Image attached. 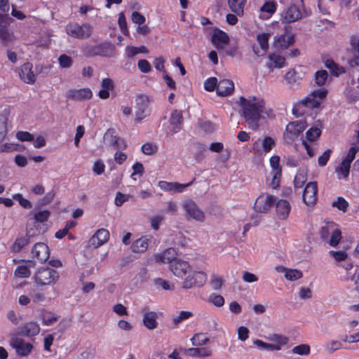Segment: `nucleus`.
Segmentation results:
<instances>
[{
  "label": "nucleus",
  "instance_id": "680f3d73",
  "mask_svg": "<svg viewBox=\"0 0 359 359\" xmlns=\"http://www.w3.org/2000/svg\"><path fill=\"white\" fill-rule=\"evenodd\" d=\"M331 153H332L331 149H328L325 150L323 152V154L318 157V163L319 166L323 167L327 165V163L330 158Z\"/></svg>",
  "mask_w": 359,
  "mask_h": 359
},
{
  "label": "nucleus",
  "instance_id": "412c9836",
  "mask_svg": "<svg viewBox=\"0 0 359 359\" xmlns=\"http://www.w3.org/2000/svg\"><path fill=\"white\" fill-rule=\"evenodd\" d=\"M266 66L270 72L274 69H280L285 66V58L276 53H270L268 55V60Z\"/></svg>",
  "mask_w": 359,
  "mask_h": 359
},
{
  "label": "nucleus",
  "instance_id": "5fc2aeb1",
  "mask_svg": "<svg viewBox=\"0 0 359 359\" xmlns=\"http://www.w3.org/2000/svg\"><path fill=\"white\" fill-rule=\"evenodd\" d=\"M58 62L62 68H69L72 65L73 60L70 56L62 54L59 57Z\"/></svg>",
  "mask_w": 359,
  "mask_h": 359
},
{
  "label": "nucleus",
  "instance_id": "c85d7f7f",
  "mask_svg": "<svg viewBox=\"0 0 359 359\" xmlns=\"http://www.w3.org/2000/svg\"><path fill=\"white\" fill-rule=\"evenodd\" d=\"M158 314L155 311H147L143 314L142 323L148 330H154L158 327Z\"/></svg>",
  "mask_w": 359,
  "mask_h": 359
},
{
  "label": "nucleus",
  "instance_id": "13d9d810",
  "mask_svg": "<svg viewBox=\"0 0 359 359\" xmlns=\"http://www.w3.org/2000/svg\"><path fill=\"white\" fill-rule=\"evenodd\" d=\"M341 239V233L339 229L332 231L329 243L331 246H337Z\"/></svg>",
  "mask_w": 359,
  "mask_h": 359
},
{
  "label": "nucleus",
  "instance_id": "0eeeda50",
  "mask_svg": "<svg viewBox=\"0 0 359 359\" xmlns=\"http://www.w3.org/2000/svg\"><path fill=\"white\" fill-rule=\"evenodd\" d=\"M276 198L268 193L261 194L255 200L253 208L259 213H267L275 205Z\"/></svg>",
  "mask_w": 359,
  "mask_h": 359
},
{
  "label": "nucleus",
  "instance_id": "39448f33",
  "mask_svg": "<svg viewBox=\"0 0 359 359\" xmlns=\"http://www.w3.org/2000/svg\"><path fill=\"white\" fill-rule=\"evenodd\" d=\"M67 34L77 39H89L93 34V27L89 23L79 25L75 22H69L65 27Z\"/></svg>",
  "mask_w": 359,
  "mask_h": 359
},
{
  "label": "nucleus",
  "instance_id": "423d86ee",
  "mask_svg": "<svg viewBox=\"0 0 359 359\" xmlns=\"http://www.w3.org/2000/svg\"><path fill=\"white\" fill-rule=\"evenodd\" d=\"M151 113L149 99L146 95H139L136 98L135 121L139 123Z\"/></svg>",
  "mask_w": 359,
  "mask_h": 359
},
{
  "label": "nucleus",
  "instance_id": "473e14b6",
  "mask_svg": "<svg viewBox=\"0 0 359 359\" xmlns=\"http://www.w3.org/2000/svg\"><path fill=\"white\" fill-rule=\"evenodd\" d=\"M212 350L208 347L189 348L185 350V353L191 357H208L212 355Z\"/></svg>",
  "mask_w": 359,
  "mask_h": 359
},
{
  "label": "nucleus",
  "instance_id": "9d476101",
  "mask_svg": "<svg viewBox=\"0 0 359 359\" xmlns=\"http://www.w3.org/2000/svg\"><path fill=\"white\" fill-rule=\"evenodd\" d=\"M31 254L34 262L41 264L48 259L50 249L47 244L37 243L33 246Z\"/></svg>",
  "mask_w": 359,
  "mask_h": 359
},
{
  "label": "nucleus",
  "instance_id": "1a4fd4ad",
  "mask_svg": "<svg viewBox=\"0 0 359 359\" xmlns=\"http://www.w3.org/2000/svg\"><path fill=\"white\" fill-rule=\"evenodd\" d=\"M308 126L306 121H290L285 128L284 138L288 141H293L297 138Z\"/></svg>",
  "mask_w": 359,
  "mask_h": 359
},
{
  "label": "nucleus",
  "instance_id": "37998d69",
  "mask_svg": "<svg viewBox=\"0 0 359 359\" xmlns=\"http://www.w3.org/2000/svg\"><path fill=\"white\" fill-rule=\"evenodd\" d=\"M193 316L191 311H182L179 314L172 318V323L175 326H177L182 321L189 319Z\"/></svg>",
  "mask_w": 359,
  "mask_h": 359
},
{
  "label": "nucleus",
  "instance_id": "a211bd4d",
  "mask_svg": "<svg viewBox=\"0 0 359 359\" xmlns=\"http://www.w3.org/2000/svg\"><path fill=\"white\" fill-rule=\"evenodd\" d=\"M283 22L291 23L302 18V13L296 5H291L287 8L282 15Z\"/></svg>",
  "mask_w": 359,
  "mask_h": 359
},
{
  "label": "nucleus",
  "instance_id": "5701e85b",
  "mask_svg": "<svg viewBox=\"0 0 359 359\" xmlns=\"http://www.w3.org/2000/svg\"><path fill=\"white\" fill-rule=\"evenodd\" d=\"M177 252L175 248H169L163 252L155 255V260L157 262H162L164 264H170V265L175 261L178 259L176 258Z\"/></svg>",
  "mask_w": 359,
  "mask_h": 359
},
{
  "label": "nucleus",
  "instance_id": "b1692460",
  "mask_svg": "<svg viewBox=\"0 0 359 359\" xmlns=\"http://www.w3.org/2000/svg\"><path fill=\"white\" fill-rule=\"evenodd\" d=\"M234 90V83L229 79H222L218 82L217 94L219 96L224 97L232 94Z\"/></svg>",
  "mask_w": 359,
  "mask_h": 359
},
{
  "label": "nucleus",
  "instance_id": "4468645a",
  "mask_svg": "<svg viewBox=\"0 0 359 359\" xmlns=\"http://www.w3.org/2000/svg\"><path fill=\"white\" fill-rule=\"evenodd\" d=\"M270 36L269 33H262L257 35V41L259 46L255 44L252 46L253 52L257 56H264L268 51Z\"/></svg>",
  "mask_w": 359,
  "mask_h": 359
},
{
  "label": "nucleus",
  "instance_id": "6e6d98bb",
  "mask_svg": "<svg viewBox=\"0 0 359 359\" xmlns=\"http://www.w3.org/2000/svg\"><path fill=\"white\" fill-rule=\"evenodd\" d=\"M13 198L24 208L29 209L32 207V203L29 200L23 198L21 194H15L13 196Z\"/></svg>",
  "mask_w": 359,
  "mask_h": 359
},
{
  "label": "nucleus",
  "instance_id": "a18cd8bd",
  "mask_svg": "<svg viewBox=\"0 0 359 359\" xmlns=\"http://www.w3.org/2000/svg\"><path fill=\"white\" fill-rule=\"evenodd\" d=\"M118 24L122 34L125 36H129L126 16L123 12L118 13Z\"/></svg>",
  "mask_w": 359,
  "mask_h": 359
},
{
  "label": "nucleus",
  "instance_id": "7c9ffc66",
  "mask_svg": "<svg viewBox=\"0 0 359 359\" xmlns=\"http://www.w3.org/2000/svg\"><path fill=\"white\" fill-rule=\"evenodd\" d=\"M248 0H227L231 11L239 17L244 15V9Z\"/></svg>",
  "mask_w": 359,
  "mask_h": 359
},
{
  "label": "nucleus",
  "instance_id": "f8f14e48",
  "mask_svg": "<svg viewBox=\"0 0 359 359\" xmlns=\"http://www.w3.org/2000/svg\"><path fill=\"white\" fill-rule=\"evenodd\" d=\"M318 185L316 182H311L306 184L304 189L302 198L304 203L312 206L317 201Z\"/></svg>",
  "mask_w": 359,
  "mask_h": 359
},
{
  "label": "nucleus",
  "instance_id": "6e6552de",
  "mask_svg": "<svg viewBox=\"0 0 359 359\" xmlns=\"http://www.w3.org/2000/svg\"><path fill=\"white\" fill-rule=\"evenodd\" d=\"M112 46L109 43H101L95 46H86L83 53L86 57L102 56L109 57L112 53Z\"/></svg>",
  "mask_w": 359,
  "mask_h": 359
},
{
  "label": "nucleus",
  "instance_id": "774afa93",
  "mask_svg": "<svg viewBox=\"0 0 359 359\" xmlns=\"http://www.w3.org/2000/svg\"><path fill=\"white\" fill-rule=\"evenodd\" d=\"M330 254L334 257V259L337 262H341L345 260L348 255L344 250H339V251H330Z\"/></svg>",
  "mask_w": 359,
  "mask_h": 359
},
{
  "label": "nucleus",
  "instance_id": "f03ea898",
  "mask_svg": "<svg viewBox=\"0 0 359 359\" xmlns=\"http://www.w3.org/2000/svg\"><path fill=\"white\" fill-rule=\"evenodd\" d=\"M327 95L325 89L313 90L304 99L293 104L292 113L296 117L311 116L314 118L321 109V104Z\"/></svg>",
  "mask_w": 359,
  "mask_h": 359
},
{
  "label": "nucleus",
  "instance_id": "c9c22d12",
  "mask_svg": "<svg viewBox=\"0 0 359 359\" xmlns=\"http://www.w3.org/2000/svg\"><path fill=\"white\" fill-rule=\"evenodd\" d=\"M41 317L43 325L49 326L55 323L58 317L54 313L46 309H43L41 313Z\"/></svg>",
  "mask_w": 359,
  "mask_h": 359
},
{
  "label": "nucleus",
  "instance_id": "e433bc0d",
  "mask_svg": "<svg viewBox=\"0 0 359 359\" xmlns=\"http://www.w3.org/2000/svg\"><path fill=\"white\" fill-rule=\"evenodd\" d=\"M325 67L329 69L334 76H339L345 73V68L339 67L333 60L329 59L325 62Z\"/></svg>",
  "mask_w": 359,
  "mask_h": 359
},
{
  "label": "nucleus",
  "instance_id": "3c124183",
  "mask_svg": "<svg viewBox=\"0 0 359 359\" xmlns=\"http://www.w3.org/2000/svg\"><path fill=\"white\" fill-rule=\"evenodd\" d=\"M333 207L345 212L348 207V203L342 197H338L337 201L332 203Z\"/></svg>",
  "mask_w": 359,
  "mask_h": 359
},
{
  "label": "nucleus",
  "instance_id": "f704fd0d",
  "mask_svg": "<svg viewBox=\"0 0 359 359\" xmlns=\"http://www.w3.org/2000/svg\"><path fill=\"white\" fill-rule=\"evenodd\" d=\"M182 120L183 116L180 111L175 110L172 111L170 118V123L171 125L174 126L173 132L175 133L180 131Z\"/></svg>",
  "mask_w": 359,
  "mask_h": 359
},
{
  "label": "nucleus",
  "instance_id": "4be33fe9",
  "mask_svg": "<svg viewBox=\"0 0 359 359\" xmlns=\"http://www.w3.org/2000/svg\"><path fill=\"white\" fill-rule=\"evenodd\" d=\"M109 232L106 229H100L90 238V242L95 248H99L109 241Z\"/></svg>",
  "mask_w": 359,
  "mask_h": 359
},
{
  "label": "nucleus",
  "instance_id": "bf43d9fd",
  "mask_svg": "<svg viewBox=\"0 0 359 359\" xmlns=\"http://www.w3.org/2000/svg\"><path fill=\"white\" fill-rule=\"evenodd\" d=\"M131 20L133 23L142 25L145 23V17L137 11H133L131 14Z\"/></svg>",
  "mask_w": 359,
  "mask_h": 359
},
{
  "label": "nucleus",
  "instance_id": "0e129e2a",
  "mask_svg": "<svg viewBox=\"0 0 359 359\" xmlns=\"http://www.w3.org/2000/svg\"><path fill=\"white\" fill-rule=\"evenodd\" d=\"M359 151V148L357 147H351L347 155L343 159V161L348 162L351 164L352 161L355 159L356 154Z\"/></svg>",
  "mask_w": 359,
  "mask_h": 359
},
{
  "label": "nucleus",
  "instance_id": "c756f323",
  "mask_svg": "<svg viewBox=\"0 0 359 359\" xmlns=\"http://www.w3.org/2000/svg\"><path fill=\"white\" fill-rule=\"evenodd\" d=\"M40 332L39 325L35 322L25 323L20 328L19 334L25 337H34Z\"/></svg>",
  "mask_w": 359,
  "mask_h": 359
},
{
  "label": "nucleus",
  "instance_id": "6ab92c4d",
  "mask_svg": "<svg viewBox=\"0 0 359 359\" xmlns=\"http://www.w3.org/2000/svg\"><path fill=\"white\" fill-rule=\"evenodd\" d=\"M195 181L194 178L191 182L187 184H180L178 182H168L166 181H159L158 187L161 189L165 191H175L176 192H182L185 187H187L193 184Z\"/></svg>",
  "mask_w": 359,
  "mask_h": 359
},
{
  "label": "nucleus",
  "instance_id": "c03bdc74",
  "mask_svg": "<svg viewBox=\"0 0 359 359\" xmlns=\"http://www.w3.org/2000/svg\"><path fill=\"white\" fill-rule=\"evenodd\" d=\"M328 77V74L326 70L322 69L318 70L315 74V81L316 83L322 86L325 84Z\"/></svg>",
  "mask_w": 359,
  "mask_h": 359
},
{
  "label": "nucleus",
  "instance_id": "aec40b11",
  "mask_svg": "<svg viewBox=\"0 0 359 359\" xmlns=\"http://www.w3.org/2000/svg\"><path fill=\"white\" fill-rule=\"evenodd\" d=\"M8 20L5 15L0 14V40L4 44L13 40V35L8 31Z\"/></svg>",
  "mask_w": 359,
  "mask_h": 359
},
{
  "label": "nucleus",
  "instance_id": "e2e57ef3",
  "mask_svg": "<svg viewBox=\"0 0 359 359\" xmlns=\"http://www.w3.org/2000/svg\"><path fill=\"white\" fill-rule=\"evenodd\" d=\"M137 67L142 73H149L151 70L150 63L145 59H141L137 62Z\"/></svg>",
  "mask_w": 359,
  "mask_h": 359
},
{
  "label": "nucleus",
  "instance_id": "864d4df0",
  "mask_svg": "<svg viewBox=\"0 0 359 359\" xmlns=\"http://www.w3.org/2000/svg\"><path fill=\"white\" fill-rule=\"evenodd\" d=\"M116 132L114 130V129L113 128H109L107 130V132L105 133V137L107 138L108 136H111V144L113 147H114L115 148H119V145H118V141L120 140V138L118 135H115Z\"/></svg>",
  "mask_w": 359,
  "mask_h": 359
},
{
  "label": "nucleus",
  "instance_id": "8fccbe9b",
  "mask_svg": "<svg viewBox=\"0 0 359 359\" xmlns=\"http://www.w3.org/2000/svg\"><path fill=\"white\" fill-rule=\"evenodd\" d=\"M277 8V4L274 1H266L261 7V11L269 13L270 15H273Z\"/></svg>",
  "mask_w": 359,
  "mask_h": 359
},
{
  "label": "nucleus",
  "instance_id": "f3484780",
  "mask_svg": "<svg viewBox=\"0 0 359 359\" xmlns=\"http://www.w3.org/2000/svg\"><path fill=\"white\" fill-rule=\"evenodd\" d=\"M184 208L187 213L191 218L203 222L204 220L205 216L203 212L200 210L195 202L193 201H187L184 204Z\"/></svg>",
  "mask_w": 359,
  "mask_h": 359
},
{
  "label": "nucleus",
  "instance_id": "dca6fc26",
  "mask_svg": "<svg viewBox=\"0 0 359 359\" xmlns=\"http://www.w3.org/2000/svg\"><path fill=\"white\" fill-rule=\"evenodd\" d=\"M93 97L92 90L88 88L70 89L67 93V97L76 101L90 100Z\"/></svg>",
  "mask_w": 359,
  "mask_h": 359
},
{
  "label": "nucleus",
  "instance_id": "09e8293b",
  "mask_svg": "<svg viewBox=\"0 0 359 359\" xmlns=\"http://www.w3.org/2000/svg\"><path fill=\"white\" fill-rule=\"evenodd\" d=\"M275 146L274 140L269 136H266L262 140L263 151L265 154L269 153Z\"/></svg>",
  "mask_w": 359,
  "mask_h": 359
},
{
  "label": "nucleus",
  "instance_id": "393cba45",
  "mask_svg": "<svg viewBox=\"0 0 359 359\" xmlns=\"http://www.w3.org/2000/svg\"><path fill=\"white\" fill-rule=\"evenodd\" d=\"M284 79L287 83V85L290 88L294 89L300 85L301 81L303 79V76H301L300 74H299L295 69H292L286 73Z\"/></svg>",
  "mask_w": 359,
  "mask_h": 359
},
{
  "label": "nucleus",
  "instance_id": "20e7f679",
  "mask_svg": "<svg viewBox=\"0 0 359 359\" xmlns=\"http://www.w3.org/2000/svg\"><path fill=\"white\" fill-rule=\"evenodd\" d=\"M60 278L59 272L50 267H40L34 274L33 279L40 286H52L57 283Z\"/></svg>",
  "mask_w": 359,
  "mask_h": 359
},
{
  "label": "nucleus",
  "instance_id": "72a5a7b5",
  "mask_svg": "<svg viewBox=\"0 0 359 359\" xmlns=\"http://www.w3.org/2000/svg\"><path fill=\"white\" fill-rule=\"evenodd\" d=\"M149 239L146 237H141L136 241H135L132 245L131 250L134 252L142 253L144 252L149 245Z\"/></svg>",
  "mask_w": 359,
  "mask_h": 359
},
{
  "label": "nucleus",
  "instance_id": "2eb2a0df",
  "mask_svg": "<svg viewBox=\"0 0 359 359\" xmlns=\"http://www.w3.org/2000/svg\"><path fill=\"white\" fill-rule=\"evenodd\" d=\"M32 68V64L27 62L24 63L19 69V76L27 84H33L36 81V76Z\"/></svg>",
  "mask_w": 359,
  "mask_h": 359
},
{
  "label": "nucleus",
  "instance_id": "ddd939ff",
  "mask_svg": "<svg viewBox=\"0 0 359 359\" xmlns=\"http://www.w3.org/2000/svg\"><path fill=\"white\" fill-rule=\"evenodd\" d=\"M11 344L15 349L17 355L20 357L28 356L33 349V345L31 343L25 342L21 338L16 337L12 339Z\"/></svg>",
  "mask_w": 359,
  "mask_h": 359
},
{
  "label": "nucleus",
  "instance_id": "338daca9",
  "mask_svg": "<svg viewBox=\"0 0 359 359\" xmlns=\"http://www.w3.org/2000/svg\"><path fill=\"white\" fill-rule=\"evenodd\" d=\"M130 196L129 194H122L118 191L115 198V204L117 206H121L125 202L128 201Z\"/></svg>",
  "mask_w": 359,
  "mask_h": 359
},
{
  "label": "nucleus",
  "instance_id": "a19ab883",
  "mask_svg": "<svg viewBox=\"0 0 359 359\" xmlns=\"http://www.w3.org/2000/svg\"><path fill=\"white\" fill-rule=\"evenodd\" d=\"M302 272L297 269H287L285 273V278L290 281L299 280L302 278Z\"/></svg>",
  "mask_w": 359,
  "mask_h": 359
},
{
  "label": "nucleus",
  "instance_id": "ea45409f",
  "mask_svg": "<svg viewBox=\"0 0 359 359\" xmlns=\"http://www.w3.org/2000/svg\"><path fill=\"white\" fill-rule=\"evenodd\" d=\"M321 135V130L318 127H311L306 133V139L309 142H314Z\"/></svg>",
  "mask_w": 359,
  "mask_h": 359
},
{
  "label": "nucleus",
  "instance_id": "4d7b16f0",
  "mask_svg": "<svg viewBox=\"0 0 359 359\" xmlns=\"http://www.w3.org/2000/svg\"><path fill=\"white\" fill-rule=\"evenodd\" d=\"M142 151L146 155H152L158 151V147L155 144L145 143L142 146Z\"/></svg>",
  "mask_w": 359,
  "mask_h": 359
},
{
  "label": "nucleus",
  "instance_id": "4c0bfd02",
  "mask_svg": "<svg viewBox=\"0 0 359 359\" xmlns=\"http://www.w3.org/2000/svg\"><path fill=\"white\" fill-rule=\"evenodd\" d=\"M351 165V163L342 160L339 166L336 168V172L338 175L339 179H341V177L343 178H347L348 177Z\"/></svg>",
  "mask_w": 359,
  "mask_h": 359
},
{
  "label": "nucleus",
  "instance_id": "9b49d317",
  "mask_svg": "<svg viewBox=\"0 0 359 359\" xmlns=\"http://www.w3.org/2000/svg\"><path fill=\"white\" fill-rule=\"evenodd\" d=\"M229 36L227 33L223 30L215 27L211 35V42L217 50L220 53L224 47L229 43Z\"/></svg>",
  "mask_w": 359,
  "mask_h": 359
},
{
  "label": "nucleus",
  "instance_id": "a878e982",
  "mask_svg": "<svg viewBox=\"0 0 359 359\" xmlns=\"http://www.w3.org/2000/svg\"><path fill=\"white\" fill-rule=\"evenodd\" d=\"M114 83L110 78H104L101 81V89L98 92V97L100 99L106 100L110 96L109 91L114 90Z\"/></svg>",
  "mask_w": 359,
  "mask_h": 359
},
{
  "label": "nucleus",
  "instance_id": "69168bd1",
  "mask_svg": "<svg viewBox=\"0 0 359 359\" xmlns=\"http://www.w3.org/2000/svg\"><path fill=\"white\" fill-rule=\"evenodd\" d=\"M306 181V177L305 175L302 173H298L295 175L294 180V185L296 189L302 188L305 182Z\"/></svg>",
  "mask_w": 359,
  "mask_h": 359
},
{
  "label": "nucleus",
  "instance_id": "052dcab7",
  "mask_svg": "<svg viewBox=\"0 0 359 359\" xmlns=\"http://www.w3.org/2000/svg\"><path fill=\"white\" fill-rule=\"evenodd\" d=\"M16 137L21 142H32L34 140V135L27 131L18 132Z\"/></svg>",
  "mask_w": 359,
  "mask_h": 359
},
{
  "label": "nucleus",
  "instance_id": "bb28decb",
  "mask_svg": "<svg viewBox=\"0 0 359 359\" xmlns=\"http://www.w3.org/2000/svg\"><path fill=\"white\" fill-rule=\"evenodd\" d=\"M294 42V37L292 34L285 33L280 34L274 41V46L277 48L285 49L289 46L293 44Z\"/></svg>",
  "mask_w": 359,
  "mask_h": 359
},
{
  "label": "nucleus",
  "instance_id": "603ef678",
  "mask_svg": "<svg viewBox=\"0 0 359 359\" xmlns=\"http://www.w3.org/2000/svg\"><path fill=\"white\" fill-rule=\"evenodd\" d=\"M310 346L308 344H300L293 348L292 352L300 355H307L310 353Z\"/></svg>",
  "mask_w": 359,
  "mask_h": 359
},
{
  "label": "nucleus",
  "instance_id": "de8ad7c7",
  "mask_svg": "<svg viewBox=\"0 0 359 359\" xmlns=\"http://www.w3.org/2000/svg\"><path fill=\"white\" fill-rule=\"evenodd\" d=\"M50 215V212L49 210H40L35 212L34 219L36 222L43 223L48 221Z\"/></svg>",
  "mask_w": 359,
  "mask_h": 359
},
{
  "label": "nucleus",
  "instance_id": "7ed1b4c3",
  "mask_svg": "<svg viewBox=\"0 0 359 359\" xmlns=\"http://www.w3.org/2000/svg\"><path fill=\"white\" fill-rule=\"evenodd\" d=\"M172 273L178 278H184L187 273H189L182 282V287L184 289H190L193 287L203 286L207 280V275L203 271H194L190 273L191 266L189 263L185 260L179 259L175 261L169 266Z\"/></svg>",
  "mask_w": 359,
  "mask_h": 359
},
{
  "label": "nucleus",
  "instance_id": "2f4dec72",
  "mask_svg": "<svg viewBox=\"0 0 359 359\" xmlns=\"http://www.w3.org/2000/svg\"><path fill=\"white\" fill-rule=\"evenodd\" d=\"M29 239L30 236L27 234L22 237H18L10 247V251L13 253H19L29 243Z\"/></svg>",
  "mask_w": 359,
  "mask_h": 359
},
{
  "label": "nucleus",
  "instance_id": "49530a36",
  "mask_svg": "<svg viewBox=\"0 0 359 359\" xmlns=\"http://www.w3.org/2000/svg\"><path fill=\"white\" fill-rule=\"evenodd\" d=\"M218 81L215 77H210L204 81V89L208 92L217 90Z\"/></svg>",
  "mask_w": 359,
  "mask_h": 359
},
{
  "label": "nucleus",
  "instance_id": "58836bf2",
  "mask_svg": "<svg viewBox=\"0 0 359 359\" xmlns=\"http://www.w3.org/2000/svg\"><path fill=\"white\" fill-rule=\"evenodd\" d=\"M191 344L194 346H201L206 344L209 341V338L204 333H197L191 339Z\"/></svg>",
  "mask_w": 359,
  "mask_h": 359
},
{
  "label": "nucleus",
  "instance_id": "f257e3e1",
  "mask_svg": "<svg viewBox=\"0 0 359 359\" xmlns=\"http://www.w3.org/2000/svg\"><path fill=\"white\" fill-rule=\"evenodd\" d=\"M239 100L242 111L241 115L248 128L252 130H257L259 128V121L264 118V115L269 117L272 114V110L266 108V101L262 97L250 96L248 98H245L241 96Z\"/></svg>",
  "mask_w": 359,
  "mask_h": 359
},
{
  "label": "nucleus",
  "instance_id": "79ce46f5",
  "mask_svg": "<svg viewBox=\"0 0 359 359\" xmlns=\"http://www.w3.org/2000/svg\"><path fill=\"white\" fill-rule=\"evenodd\" d=\"M14 274L17 278H28L31 275V271L27 266L20 265L15 269Z\"/></svg>",
  "mask_w": 359,
  "mask_h": 359
},
{
  "label": "nucleus",
  "instance_id": "cd10ccee",
  "mask_svg": "<svg viewBox=\"0 0 359 359\" xmlns=\"http://www.w3.org/2000/svg\"><path fill=\"white\" fill-rule=\"evenodd\" d=\"M291 210L290 203L287 200L280 199L276 204V210L280 219H286Z\"/></svg>",
  "mask_w": 359,
  "mask_h": 359
}]
</instances>
